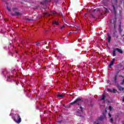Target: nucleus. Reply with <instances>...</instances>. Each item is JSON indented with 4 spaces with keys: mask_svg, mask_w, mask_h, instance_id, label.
I'll list each match as a JSON object with an SVG mask.
<instances>
[{
    "mask_svg": "<svg viewBox=\"0 0 124 124\" xmlns=\"http://www.w3.org/2000/svg\"><path fill=\"white\" fill-rule=\"evenodd\" d=\"M114 63H114V62H110V63L108 65V68H112V66H113V65H114Z\"/></svg>",
    "mask_w": 124,
    "mask_h": 124,
    "instance_id": "8",
    "label": "nucleus"
},
{
    "mask_svg": "<svg viewBox=\"0 0 124 124\" xmlns=\"http://www.w3.org/2000/svg\"><path fill=\"white\" fill-rule=\"evenodd\" d=\"M70 33H71V32H70V33H69V34H70Z\"/></svg>",
    "mask_w": 124,
    "mask_h": 124,
    "instance_id": "40",
    "label": "nucleus"
},
{
    "mask_svg": "<svg viewBox=\"0 0 124 124\" xmlns=\"http://www.w3.org/2000/svg\"><path fill=\"white\" fill-rule=\"evenodd\" d=\"M108 117L111 118L112 117V115H111L110 113H108Z\"/></svg>",
    "mask_w": 124,
    "mask_h": 124,
    "instance_id": "33",
    "label": "nucleus"
},
{
    "mask_svg": "<svg viewBox=\"0 0 124 124\" xmlns=\"http://www.w3.org/2000/svg\"><path fill=\"white\" fill-rule=\"evenodd\" d=\"M18 82H16V84L18 85Z\"/></svg>",
    "mask_w": 124,
    "mask_h": 124,
    "instance_id": "39",
    "label": "nucleus"
},
{
    "mask_svg": "<svg viewBox=\"0 0 124 124\" xmlns=\"http://www.w3.org/2000/svg\"><path fill=\"white\" fill-rule=\"evenodd\" d=\"M117 87L118 89H119V91H124V87H122V86H121V85L118 84L117 85Z\"/></svg>",
    "mask_w": 124,
    "mask_h": 124,
    "instance_id": "4",
    "label": "nucleus"
},
{
    "mask_svg": "<svg viewBox=\"0 0 124 124\" xmlns=\"http://www.w3.org/2000/svg\"><path fill=\"white\" fill-rule=\"evenodd\" d=\"M58 123H61V121H58Z\"/></svg>",
    "mask_w": 124,
    "mask_h": 124,
    "instance_id": "41",
    "label": "nucleus"
},
{
    "mask_svg": "<svg viewBox=\"0 0 124 124\" xmlns=\"http://www.w3.org/2000/svg\"><path fill=\"white\" fill-rule=\"evenodd\" d=\"M11 15L12 16H21L22 15V14L18 12H15V13H11Z\"/></svg>",
    "mask_w": 124,
    "mask_h": 124,
    "instance_id": "3",
    "label": "nucleus"
},
{
    "mask_svg": "<svg viewBox=\"0 0 124 124\" xmlns=\"http://www.w3.org/2000/svg\"><path fill=\"white\" fill-rule=\"evenodd\" d=\"M117 78H118V76L115 75L114 76V77L113 78V79H114L113 82H114V83H117Z\"/></svg>",
    "mask_w": 124,
    "mask_h": 124,
    "instance_id": "12",
    "label": "nucleus"
},
{
    "mask_svg": "<svg viewBox=\"0 0 124 124\" xmlns=\"http://www.w3.org/2000/svg\"><path fill=\"white\" fill-rule=\"evenodd\" d=\"M124 84V79H123V80H122V82H121V85L123 86Z\"/></svg>",
    "mask_w": 124,
    "mask_h": 124,
    "instance_id": "27",
    "label": "nucleus"
},
{
    "mask_svg": "<svg viewBox=\"0 0 124 124\" xmlns=\"http://www.w3.org/2000/svg\"><path fill=\"white\" fill-rule=\"evenodd\" d=\"M119 77H122V78H124V76H123L122 75L119 76Z\"/></svg>",
    "mask_w": 124,
    "mask_h": 124,
    "instance_id": "36",
    "label": "nucleus"
},
{
    "mask_svg": "<svg viewBox=\"0 0 124 124\" xmlns=\"http://www.w3.org/2000/svg\"><path fill=\"white\" fill-rule=\"evenodd\" d=\"M53 25H56V26H59V22L57 21H53L52 22Z\"/></svg>",
    "mask_w": 124,
    "mask_h": 124,
    "instance_id": "13",
    "label": "nucleus"
},
{
    "mask_svg": "<svg viewBox=\"0 0 124 124\" xmlns=\"http://www.w3.org/2000/svg\"><path fill=\"white\" fill-rule=\"evenodd\" d=\"M104 9L107 13H108V12H109V10H108V9H107V8H104Z\"/></svg>",
    "mask_w": 124,
    "mask_h": 124,
    "instance_id": "19",
    "label": "nucleus"
},
{
    "mask_svg": "<svg viewBox=\"0 0 124 124\" xmlns=\"http://www.w3.org/2000/svg\"><path fill=\"white\" fill-rule=\"evenodd\" d=\"M119 33H122V32H123V29H122V25L120 24L119 25Z\"/></svg>",
    "mask_w": 124,
    "mask_h": 124,
    "instance_id": "9",
    "label": "nucleus"
},
{
    "mask_svg": "<svg viewBox=\"0 0 124 124\" xmlns=\"http://www.w3.org/2000/svg\"><path fill=\"white\" fill-rule=\"evenodd\" d=\"M57 96H58V97H63V94H58V95H57Z\"/></svg>",
    "mask_w": 124,
    "mask_h": 124,
    "instance_id": "20",
    "label": "nucleus"
},
{
    "mask_svg": "<svg viewBox=\"0 0 124 124\" xmlns=\"http://www.w3.org/2000/svg\"><path fill=\"white\" fill-rule=\"evenodd\" d=\"M48 2H49V1L48 0H44L43 2H41V4H43V5H44V4L48 3Z\"/></svg>",
    "mask_w": 124,
    "mask_h": 124,
    "instance_id": "6",
    "label": "nucleus"
},
{
    "mask_svg": "<svg viewBox=\"0 0 124 124\" xmlns=\"http://www.w3.org/2000/svg\"><path fill=\"white\" fill-rule=\"evenodd\" d=\"M91 17H92V18H93V19H96L95 16H93V14L91 15Z\"/></svg>",
    "mask_w": 124,
    "mask_h": 124,
    "instance_id": "22",
    "label": "nucleus"
},
{
    "mask_svg": "<svg viewBox=\"0 0 124 124\" xmlns=\"http://www.w3.org/2000/svg\"><path fill=\"white\" fill-rule=\"evenodd\" d=\"M17 10H18V9H17V8H13V11L14 12H16L15 11H17Z\"/></svg>",
    "mask_w": 124,
    "mask_h": 124,
    "instance_id": "18",
    "label": "nucleus"
},
{
    "mask_svg": "<svg viewBox=\"0 0 124 124\" xmlns=\"http://www.w3.org/2000/svg\"><path fill=\"white\" fill-rule=\"evenodd\" d=\"M123 36H124V34H123Z\"/></svg>",
    "mask_w": 124,
    "mask_h": 124,
    "instance_id": "43",
    "label": "nucleus"
},
{
    "mask_svg": "<svg viewBox=\"0 0 124 124\" xmlns=\"http://www.w3.org/2000/svg\"><path fill=\"white\" fill-rule=\"evenodd\" d=\"M52 14H53V15H56V14H57V13L55 11H53L51 12Z\"/></svg>",
    "mask_w": 124,
    "mask_h": 124,
    "instance_id": "24",
    "label": "nucleus"
},
{
    "mask_svg": "<svg viewBox=\"0 0 124 124\" xmlns=\"http://www.w3.org/2000/svg\"><path fill=\"white\" fill-rule=\"evenodd\" d=\"M110 121L112 123V122H114V120H113V118H110Z\"/></svg>",
    "mask_w": 124,
    "mask_h": 124,
    "instance_id": "31",
    "label": "nucleus"
},
{
    "mask_svg": "<svg viewBox=\"0 0 124 124\" xmlns=\"http://www.w3.org/2000/svg\"><path fill=\"white\" fill-rule=\"evenodd\" d=\"M2 1H3L4 2H6V0H1Z\"/></svg>",
    "mask_w": 124,
    "mask_h": 124,
    "instance_id": "34",
    "label": "nucleus"
},
{
    "mask_svg": "<svg viewBox=\"0 0 124 124\" xmlns=\"http://www.w3.org/2000/svg\"><path fill=\"white\" fill-rule=\"evenodd\" d=\"M82 102H83V98H78L74 102L70 103V104L71 105H73V104L78 105V109L80 112H83V107L81 106Z\"/></svg>",
    "mask_w": 124,
    "mask_h": 124,
    "instance_id": "1",
    "label": "nucleus"
},
{
    "mask_svg": "<svg viewBox=\"0 0 124 124\" xmlns=\"http://www.w3.org/2000/svg\"><path fill=\"white\" fill-rule=\"evenodd\" d=\"M115 37H116V38H119V36H118V35H116Z\"/></svg>",
    "mask_w": 124,
    "mask_h": 124,
    "instance_id": "35",
    "label": "nucleus"
},
{
    "mask_svg": "<svg viewBox=\"0 0 124 124\" xmlns=\"http://www.w3.org/2000/svg\"><path fill=\"white\" fill-rule=\"evenodd\" d=\"M116 32H114L112 34V37H116Z\"/></svg>",
    "mask_w": 124,
    "mask_h": 124,
    "instance_id": "21",
    "label": "nucleus"
},
{
    "mask_svg": "<svg viewBox=\"0 0 124 124\" xmlns=\"http://www.w3.org/2000/svg\"><path fill=\"white\" fill-rule=\"evenodd\" d=\"M105 97H106V96L105 94H103L102 95V100H104L105 99Z\"/></svg>",
    "mask_w": 124,
    "mask_h": 124,
    "instance_id": "17",
    "label": "nucleus"
},
{
    "mask_svg": "<svg viewBox=\"0 0 124 124\" xmlns=\"http://www.w3.org/2000/svg\"><path fill=\"white\" fill-rule=\"evenodd\" d=\"M111 62H113V63H115V58H113L112 59V61H111Z\"/></svg>",
    "mask_w": 124,
    "mask_h": 124,
    "instance_id": "32",
    "label": "nucleus"
},
{
    "mask_svg": "<svg viewBox=\"0 0 124 124\" xmlns=\"http://www.w3.org/2000/svg\"><path fill=\"white\" fill-rule=\"evenodd\" d=\"M108 43H110V42H111V36L109 34H108Z\"/></svg>",
    "mask_w": 124,
    "mask_h": 124,
    "instance_id": "7",
    "label": "nucleus"
},
{
    "mask_svg": "<svg viewBox=\"0 0 124 124\" xmlns=\"http://www.w3.org/2000/svg\"><path fill=\"white\" fill-rule=\"evenodd\" d=\"M108 108L109 109V110H110V111H111L112 110V109H113V108H112L111 106H109L108 107Z\"/></svg>",
    "mask_w": 124,
    "mask_h": 124,
    "instance_id": "26",
    "label": "nucleus"
},
{
    "mask_svg": "<svg viewBox=\"0 0 124 124\" xmlns=\"http://www.w3.org/2000/svg\"><path fill=\"white\" fill-rule=\"evenodd\" d=\"M7 10H8V11H11V10H10V8H9L8 7V6H7Z\"/></svg>",
    "mask_w": 124,
    "mask_h": 124,
    "instance_id": "28",
    "label": "nucleus"
},
{
    "mask_svg": "<svg viewBox=\"0 0 124 124\" xmlns=\"http://www.w3.org/2000/svg\"><path fill=\"white\" fill-rule=\"evenodd\" d=\"M105 112H106V113H108V111L107 110V109H106L105 110Z\"/></svg>",
    "mask_w": 124,
    "mask_h": 124,
    "instance_id": "37",
    "label": "nucleus"
},
{
    "mask_svg": "<svg viewBox=\"0 0 124 124\" xmlns=\"http://www.w3.org/2000/svg\"><path fill=\"white\" fill-rule=\"evenodd\" d=\"M108 91H109V92H111V93H116V92H117V90L116 89H113V90H111L110 89H108Z\"/></svg>",
    "mask_w": 124,
    "mask_h": 124,
    "instance_id": "10",
    "label": "nucleus"
},
{
    "mask_svg": "<svg viewBox=\"0 0 124 124\" xmlns=\"http://www.w3.org/2000/svg\"><path fill=\"white\" fill-rule=\"evenodd\" d=\"M35 44H36V45H39V44H40V43H39V42H36V43H35Z\"/></svg>",
    "mask_w": 124,
    "mask_h": 124,
    "instance_id": "30",
    "label": "nucleus"
},
{
    "mask_svg": "<svg viewBox=\"0 0 124 124\" xmlns=\"http://www.w3.org/2000/svg\"><path fill=\"white\" fill-rule=\"evenodd\" d=\"M119 74V72L117 73V74Z\"/></svg>",
    "mask_w": 124,
    "mask_h": 124,
    "instance_id": "42",
    "label": "nucleus"
},
{
    "mask_svg": "<svg viewBox=\"0 0 124 124\" xmlns=\"http://www.w3.org/2000/svg\"><path fill=\"white\" fill-rule=\"evenodd\" d=\"M51 15L50 14H49L48 12H46V13H45L44 14V16H50Z\"/></svg>",
    "mask_w": 124,
    "mask_h": 124,
    "instance_id": "15",
    "label": "nucleus"
},
{
    "mask_svg": "<svg viewBox=\"0 0 124 124\" xmlns=\"http://www.w3.org/2000/svg\"><path fill=\"white\" fill-rule=\"evenodd\" d=\"M113 28H114V31H116V23H114Z\"/></svg>",
    "mask_w": 124,
    "mask_h": 124,
    "instance_id": "25",
    "label": "nucleus"
},
{
    "mask_svg": "<svg viewBox=\"0 0 124 124\" xmlns=\"http://www.w3.org/2000/svg\"><path fill=\"white\" fill-rule=\"evenodd\" d=\"M116 49H115V48L113 49V52H112L113 56V57H115L116 56H117V54H116Z\"/></svg>",
    "mask_w": 124,
    "mask_h": 124,
    "instance_id": "14",
    "label": "nucleus"
},
{
    "mask_svg": "<svg viewBox=\"0 0 124 124\" xmlns=\"http://www.w3.org/2000/svg\"><path fill=\"white\" fill-rule=\"evenodd\" d=\"M26 20H27V21H32V19H31V18H30V19L27 18Z\"/></svg>",
    "mask_w": 124,
    "mask_h": 124,
    "instance_id": "29",
    "label": "nucleus"
},
{
    "mask_svg": "<svg viewBox=\"0 0 124 124\" xmlns=\"http://www.w3.org/2000/svg\"><path fill=\"white\" fill-rule=\"evenodd\" d=\"M112 7L113 8V12L114 13V14L116 15V7H115V5L114 4H112Z\"/></svg>",
    "mask_w": 124,
    "mask_h": 124,
    "instance_id": "11",
    "label": "nucleus"
},
{
    "mask_svg": "<svg viewBox=\"0 0 124 124\" xmlns=\"http://www.w3.org/2000/svg\"><path fill=\"white\" fill-rule=\"evenodd\" d=\"M115 50L116 51L118 52L120 54H123V50H122V49H121L119 48H115Z\"/></svg>",
    "mask_w": 124,
    "mask_h": 124,
    "instance_id": "5",
    "label": "nucleus"
},
{
    "mask_svg": "<svg viewBox=\"0 0 124 124\" xmlns=\"http://www.w3.org/2000/svg\"><path fill=\"white\" fill-rule=\"evenodd\" d=\"M98 120H99V121H103V117L101 116V117H99L98 118Z\"/></svg>",
    "mask_w": 124,
    "mask_h": 124,
    "instance_id": "16",
    "label": "nucleus"
},
{
    "mask_svg": "<svg viewBox=\"0 0 124 124\" xmlns=\"http://www.w3.org/2000/svg\"><path fill=\"white\" fill-rule=\"evenodd\" d=\"M14 121L16 124H20L21 122H22V118H21V116H20V114L16 113L15 114L14 116L13 117Z\"/></svg>",
    "mask_w": 124,
    "mask_h": 124,
    "instance_id": "2",
    "label": "nucleus"
},
{
    "mask_svg": "<svg viewBox=\"0 0 124 124\" xmlns=\"http://www.w3.org/2000/svg\"><path fill=\"white\" fill-rule=\"evenodd\" d=\"M96 11V10L94 9V10H93V12H95Z\"/></svg>",
    "mask_w": 124,
    "mask_h": 124,
    "instance_id": "38",
    "label": "nucleus"
},
{
    "mask_svg": "<svg viewBox=\"0 0 124 124\" xmlns=\"http://www.w3.org/2000/svg\"><path fill=\"white\" fill-rule=\"evenodd\" d=\"M64 28H65V26H64V25H62V26H61V27H60V29H61V30H62V29H64Z\"/></svg>",
    "mask_w": 124,
    "mask_h": 124,
    "instance_id": "23",
    "label": "nucleus"
}]
</instances>
